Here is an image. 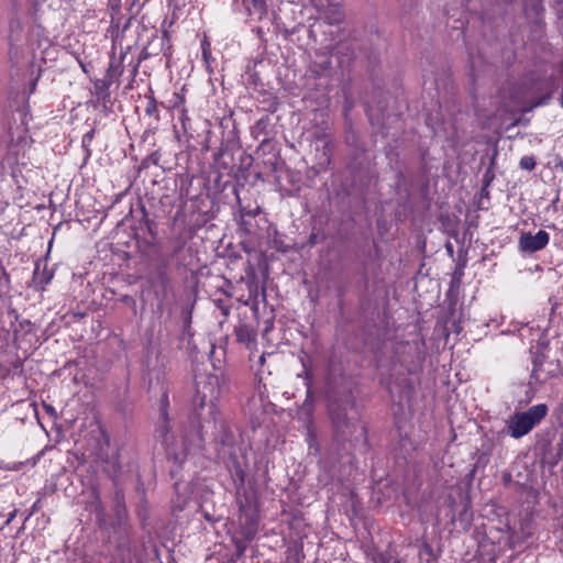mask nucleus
Here are the masks:
<instances>
[{"instance_id":"1","label":"nucleus","mask_w":563,"mask_h":563,"mask_svg":"<svg viewBox=\"0 0 563 563\" xmlns=\"http://www.w3.org/2000/svg\"><path fill=\"white\" fill-rule=\"evenodd\" d=\"M221 394L220 377L216 374H201L196 377V389L192 398L194 412L190 417L189 428L184 433V449L176 451L168 445L169 426H168V395L164 393L161 399V418L164 426L163 443L166 444V454L168 461L173 462L175 467L170 468V474L175 476L178 468L186 461L188 450H202L205 445V433L209 429H217L218 424L222 427L220 411L217 407V400Z\"/></svg>"},{"instance_id":"2","label":"nucleus","mask_w":563,"mask_h":563,"mask_svg":"<svg viewBox=\"0 0 563 563\" xmlns=\"http://www.w3.org/2000/svg\"><path fill=\"white\" fill-rule=\"evenodd\" d=\"M329 417L335 435L340 440L350 439L357 430L365 432L364 426L360 422V415L352 396L343 399H333L329 404Z\"/></svg>"},{"instance_id":"3","label":"nucleus","mask_w":563,"mask_h":563,"mask_svg":"<svg viewBox=\"0 0 563 563\" xmlns=\"http://www.w3.org/2000/svg\"><path fill=\"white\" fill-rule=\"evenodd\" d=\"M549 408L538 404L526 411L515 412L506 420V432L514 439H520L531 432L547 417Z\"/></svg>"},{"instance_id":"4","label":"nucleus","mask_w":563,"mask_h":563,"mask_svg":"<svg viewBox=\"0 0 563 563\" xmlns=\"http://www.w3.org/2000/svg\"><path fill=\"white\" fill-rule=\"evenodd\" d=\"M533 92L534 87L528 79L516 84L508 82L499 91L500 107L509 113L520 111Z\"/></svg>"},{"instance_id":"5","label":"nucleus","mask_w":563,"mask_h":563,"mask_svg":"<svg viewBox=\"0 0 563 563\" xmlns=\"http://www.w3.org/2000/svg\"><path fill=\"white\" fill-rule=\"evenodd\" d=\"M169 49L170 42L167 33H163L161 35L157 33L153 34L147 45L143 47L137 63L133 65L132 74L135 75L137 73L139 65L142 60L151 56H157L161 53L168 55Z\"/></svg>"},{"instance_id":"6","label":"nucleus","mask_w":563,"mask_h":563,"mask_svg":"<svg viewBox=\"0 0 563 563\" xmlns=\"http://www.w3.org/2000/svg\"><path fill=\"white\" fill-rule=\"evenodd\" d=\"M549 241L550 235L544 230H539L536 234L522 233L519 238V250L532 254L543 250Z\"/></svg>"},{"instance_id":"7","label":"nucleus","mask_w":563,"mask_h":563,"mask_svg":"<svg viewBox=\"0 0 563 563\" xmlns=\"http://www.w3.org/2000/svg\"><path fill=\"white\" fill-rule=\"evenodd\" d=\"M146 104H145V115L150 119L148 121V128L145 130L143 136L146 137L150 134H154L155 131L158 129V124L161 121L159 111H158V103L154 97V93L152 90H150L148 95H145Z\"/></svg>"},{"instance_id":"8","label":"nucleus","mask_w":563,"mask_h":563,"mask_svg":"<svg viewBox=\"0 0 563 563\" xmlns=\"http://www.w3.org/2000/svg\"><path fill=\"white\" fill-rule=\"evenodd\" d=\"M320 14L331 25L342 23L345 16L342 3L334 0H329L327 5L321 9Z\"/></svg>"},{"instance_id":"9","label":"nucleus","mask_w":563,"mask_h":563,"mask_svg":"<svg viewBox=\"0 0 563 563\" xmlns=\"http://www.w3.org/2000/svg\"><path fill=\"white\" fill-rule=\"evenodd\" d=\"M125 57L126 53H121L119 58H115L113 56L109 63V67L107 69L104 77L110 79L112 82L117 81L123 74V60L125 59Z\"/></svg>"},{"instance_id":"10","label":"nucleus","mask_w":563,"mask_h":563,"mask_svg":"<svg viewBox=\"0 0 563 563\" xmlns=\"http://www.w3.org/2000/svg\"><path fill=\"white\" fill-rule=\"evenodd\" d=\"M235 336L239 343L251 346L256 342V332L245 323H241L235 328Z\"/></svg>"},{"instance_id":"11","label":"nucleus","mask_w":563,"mask_h":563,"mask_svg":"<svg viewBox=\"0 0 563 563\" xmlns=\"http://www.w3.org/2000/svg\"><path fill=\"white\" fill-rule=\"evenodd\" d=\"M52 278V272L46 271L45 268L42 272H40V264H36L33 274L34 283H37L41 286V288L44 289L45 286H47L51 283Z\"/></svg>"},{"instance_id":"12","label":"nucleus","mask_w":563,"mask_h":563,"mask_svg":"<svg viewBox=\"0 0 563 563\" xmlns=\"http://www.w3.org/2000/svg\"><path fill=\"white\" fill-rule=\"evenodd\" d=\"M113 82L108 79L107 77H104L103 79H99L95 82V90H96V95L106 100L107 98H109L110 93H109V88L110 86L112 85Z\"/></svg>"},{"instance_id":"13","label":"nucleus","mask_w":563,"mask_h":563,"mask_svg":"<svg viewBox=\"0 0 563 563\" xmlns=\"http://www.w3.org/2000/svg\"><path fill=\"white\" fill-rule=\"evenodd\" d=\"M151 283L153 286H159L163 289L167 287V285L169 284V277L166 273L165 267L157 268L155 275L151 278Z\"/></svg>"},{"instance_id":"14","label":"nucleus","mask_w":563,"mask_h":563,"mask_svg":"<svg viewBox=\"0 0 563 563\" xmlns=\"http://www.w3.org/2000/svg\"><path fill=\"white\" fill-rule=\"evenodd\" d=\"M114 503H115L118 516L121 517V515L125 511L124 495L121 489H115Z\"/></svg>"},{"instance_id":"15","label":"nucleus","mask_w":563,"mask_h":563,"mask_svg":"<svg viewBox=\"0 0 563 563\" xmlns=\"http://www.w3.org/2000/svg\"><path fill=\"white\" fill-rule=\"evenodd\" d=\"M177 99H178V101L174 103V108L179 109L180 121H181L183 128L186 130V123H187V121H189V118L187 117L186 109L183 107L184 98L177 95Z\"/></svg>"},{"instance_id":"16","label":"nucleus","mask_w":563,"mask_h":563,"mask_svg":"<svg viewBox=\"0 0 563 563\" xmlns=\"http://www.w3.org/2000/svg\"><path fill=\"white\" fill-rule=\"evenodd\" d=\"M536 158L534 156L532 155H526L523 157H521L520 162H519V166L521 169H525V170H533L536 168Z\"/></svg>"},{"instance_id":"17","label":"nucleus","mask_w":563,"mask_h":563,"mask_svg":"<svg viewBox=\"0 0 563 563\" xmlns=\"http://www.w3.org/2000/svg\"><path fill=\"white\" fill-rule=\"evenodd\" d=\"M95 137V129L89 130L86 132L82 136L81 144L82 147L86 150V153L90 155L89 146Z\"/></svg>"},{"instance_id":"18","label":"nucleus","mask_w":563,"mask_h":563,"mask_svg":"<svg viewBox=\"0 0 563 563\" xmlns=\"http://www.w3.org/2000/svg\"><path fill=\"white\" fill-rule=\"evenodd\" d=\"M542 361L540 357H534L533 362H532V372H531V377L534 378L536 380H540V375H539V372L542 367Z\"/></svg>"},{"instance_id":"19","label":"nucleus","mask_w":563,"mask_h":563,"mask_svg":"<svg viewBox=\"0 0 563 563\" xmlns=\"http://www.w3.org/2000/svg\"><path fill=\"white\" fill-rule=\"evenodd\" d=\"M303 375H305L306 386H307V399L306 400H308L311 397V377H310V373L307 369L305 364H303Z\"/></svg>"},{"instance_id":"20","label":"nucleus","mask_w":563,"mask_h":563,"mask_svg":"<svg viewBox=\"0 0 563 563\" xmlns=\"http://www.w3.org/2000/svg\"><path fill=\"white\" fill-rule=\"evenodd\" d=\"M253 7L261 13L266 10V0H252Z\"/></svg>"},{"instance_id":"21","label":"nucleus","mask_w":563,"mask_h":563,"mask_svg":"<svg viewBox=\"0 0 563 563\" xmlns=\"http://www.w3.org/2000/svg\"><path fill=\"white\" fill-rule=\"evenodd\" d=\"M269 123V117L265 115L256 122V129L264 131Z\"/></svg>"},{"instance_id":"22","label":"nucleus","mask_w":563,"mask_h":563,"mask_svg":"<svg viewBox=\"0 0 563 563\" xmlns=\"http://www.w3.org/2000/svg\"><path fill=\"white\" fill-rule=\"evenodd\" d=\"M236 475L240 477V479L242 482L244 481V474H243V471L240 467L236 468Z\"/></svg>"},{"instance_id":"23","label":"nucleus","mask_w":563,"mask_h":563,"mask_svg":"<svg viewBox=\"0 0 563 563\" xmlns=\"http://www.w3.org/2000/svg\"><path fill=\"white\" fill-rule=\"evenodd\" d=\"M129 23H130V20H128V21H126V23L124 24V26H123V31H125V30L128 29Z\"/></svg>"},{"instance_id":"24","label":"nucleus","mask_w":563,"mask_h":563,"mask_svg":"<svg viewBox=\"0 0 563 563\" xmlns=\"http://www.w3.org/2000/svg\"><path fill=\"white\" fill-rule=\"evenodd\" d=\"M13 517H14V512L10 514L8 522H10L13 519Z\"/></svg>"},{"instance_id":"25","label":"nucleus","mask_w":563,"mask_h":563,"mask_svg":"<svg viewBox=\"0 0 563 563\" xmlns=\"http://www.w3.org/2000/svg\"><path fill=\"white\" fill-rule=\"evenodd\" d=\"M47 411H48V412H52V411H53V408H52V407H48V408H47Z\"/></svg>"}]
</instances>
